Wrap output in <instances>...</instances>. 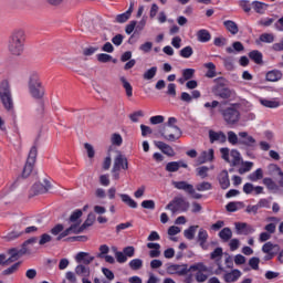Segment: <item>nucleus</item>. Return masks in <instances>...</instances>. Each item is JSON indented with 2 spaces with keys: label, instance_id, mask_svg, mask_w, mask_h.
I'll list each match as a JSON object with an SVG mask.
<instances>
[{
  "label": "nucleus",
  "instance_id": "obj_29",
  "mask_svg": "<svg viewBox=\"0 0 283 283\" xmlns=\"http://www.w3.org/2000/svg\"><path fill=\"white\" fill-rule=\"evenodd\" d=\"M71 233H81V229L76 224H72L66 230H62V233L56 238V240H63V238H67Z\"/></svg>",
  "mask_w": 283,
  "mask_h": 283
},
{
  "label": "nucleus",
  "instance_id": "obj_56",
  "mask_svg": "<svg viewBox=\"0 0 283 283\" xmlns=\"http://www.w3.org/2000/svg\"><path fill=\"white\" fill-rule=\"evenodd\" d=\"M177 123H178V119L176 117H169L168 122L165 123L164 125H161V127H168L170 129H174V128L180 129V127H178Z\"/></svg>",
  "mask_w": 283,
  "mask_h": 283
},
{
  "label": "nucleus",
  "instance_id": "obj_20",
  "mask_svg": "<svg viewBox=\"0 0 283 283\" xmlns=\"http://www.w3.org/2000/svg\"><path fill=\"white\" fill-rule=\"evenodd\" d=\"M172 187L180 191H186L187 193H193V185H190L187 181H172Z\"/></svg>",
  "mask_w": 283,
  "mask_h": 283
},
{
  "label": "nucleus",
  "instance_id": "obj_3",
  "mask_svg": "<svg viewBox=\"0 0 283 283\" xmlns=\"http://www.w3.org/2000/svg\"><path fill=\"white\" fill-rule=\"evenodd\" d=\"M221 158L226 160V163H229L231 167H238L242 165V155H240V151L229 148H221L220 149Z\"/></svg>",
  "mask_w": 283,
  "mask_h": 283
},
{
  "label": "nucleus",
  "instance_id": "obj_9",
  "mask_svg": "<svg viewBox=\"0 0 283 283\" xmlns=\"http://www.w3.org/2000/svg\"><path fill=\"white\" fill-rule=\"evenodd\" d=\"M10 258L7 259L6 254H0V264L6 266L8 264H12V262H17V260L23 258L25 255V250L11 249L9 250Z\"/></svg>",
  "mask_w": 283,
  "mask_h": 283
},
{
  "label": "nucleus",
  "instance_id": "obj_2",
  "mask_svg": "<svg viewBox=\"0 0 283 283\" xmlns=\"http://www.w3.org/2000/svg\"><path fill=\"white\" fill-rule=\"evenodd\" d=\"M29 94L32 96V98L41 99L43 96H45V87H43V83L41 82V77L39 76V73L32 72L29 75Z\"/></svg>",
  "mask_w": 283,
  "mask_h": 283
},
{
  "label": "nucleus",
  "instance_id": "obj_36",
  "mask_svg": "<svg viewBox=\"0 0 283 283\" xmlns=\"http://www.w3.org/2000/svg\"><path fill=\"white\" fill-rule=\"evenodd\" d=\"M75 273L76 275H78L80 277H90V266L87 265H83V264H78L75 268Z\"/></svg>",
  "mask_w": 283,
  "mask_h": 283
},
{
  "label": "nucleus",
  "instance_id": "obj_55",
  "mask_svg": "<svg viewBox=\"0 0 283 283\" xmlns=\"http://www.w3.org/2000/svg\"><path fill=\"white\" fill-rule=\"evenodd\" d=\"M111 143H112V145H115L116 147H120V145H123V136H120V134H118V133H114L111 136Z\"/></svg>",
  "mask_w": 283,
  "mask_h": 283
},
{
  "label": "nucleus",
  "instance_id": "obj_54",
  "mask_svg": "<svg viewBox=\"0 0 283 283\" xmlns=\"http://www.w3.org/2000/svg\"><path fill=\"white\" fill-rule=\"evenodd\" d=\"M251 169H253V161H244L238 171L242 176L243 174H248Z\"/></svg>",
  "mask_w": 283,
  "mask_h": 283
},
{
  "label": "nucleus",
  "instance_id": "obj_39",
  "mask_svg": "<svg viewBox=\"0 0 283 283\" xmlns=\"http://www.w3.org/2000/svg\"><path fill=\"white\" fill-rule=\"evenodd\" d=\"M219 238L222 240V242H229V240L233 238V231H231V228H223L219 232Z\"/></svg>",
  "mask_w": 283,
  "mask_h": 283
},
{
  "label": "nucleus",
  "instance_id": "obj_26",
  "mask_svg": "<svg viewBox=\"0 0 283 283\" xmlns=\"http://www.w3.org/2000/svg\"><path fill=\"white\" fill-rule=\"evenodd\" d=\"M261 251H262V253H275V255H276L277 251H280V245L279 244H274L271 241H268L266 243H264L262 245Z\"/></svg>",
  "mask_w": 283,
  "mask_h": 283
},
{
  "label": "nucleus",
  "instance_id": "obj_50",
  "mask_svg": "<svg viewBox=\"0 0 283 283\" xmlns=\"http://www.w3.org/2000/svg\"><path fill=\"white\" fill-rule=\"evenodd\" d=\"M179 56H181V59H191V56H193V48L185 46L180 50Z\"/></svg>",
  "mask_w": 283,
  "mask_h": 283
},
{
  "label": "nucleus",
  "instance_id": "obj_49",
  "mask_svg": "<svg viewBox=\"0 0 283 283\" xmlns=\"http://www.w3.org/2000/svg\"><path fill=\"white\" fill-rule=\"evenodd\" d=\"M198 226H191L187 230L184 231V235L187 240H193L196 238V231Z\"/></svg>",
  "mask_w": 283,
  "mask_h": 283
},
{
  "label": "nucleus",
  "instance_id": "obj_11",
  "mask_svg": "<svg viewBox=\"0 0 283 283\" xmlns=\"http://www.w3.org/2000/svg\"><path fill=\"white\" fill-rule=\"evenodd\" d=\"M167 271L170 275H187L188 273H191V270H189V265L187 264H171L168 266Z\"/></svg>",
  "mask_w": 283,
  "mask_h": 283
},
{
  "label": "nucleus",
  "instance_id": "obj_46",
  "mask_svg": "<svg viewBox=\"0 0 283 283\" xmlns=\"http://www.w3.org/2000/svg\"><path fill=\"white\" fill-rule=\"evenodd\" d=\"M83 216L82 210H75L71 217L70 222H73V224H76V227H81V221L78 220Z\"/></svg>",
  "mask_w": 283,
  "mask_h": 283
},
{
  "label": "nucleus",
  "instance_id": "obj_44",
  "mask_svg": "<svg viewBox=\"0 0 283 283\" xmlns=\"http://www.w3.org/2000/svg\"><path fill=\"white\" fill-rule=\"evenodd\" d=\"M244 50V45H242V42H234L231 46H228L226 49V52H228V54H233V52H242Z\"/></svg>",
  "mask_w": 283,
  "mask_h": 283
},
{
  "label": "nucleus",
  "instance_id": "obj_34",
  "mask_svg": "<svg viewBox=\"0 0 283 283\" xmlns=\"http://www.w3.org/2000/svg\"><path fill=\"white\" fill-rule=\"evenodd\" d=\"M265 78L266 81H270V83H275L282 78V72L279 70L269 71L265 75Z\"/></svg>",
  "mask_w": 283,
  "mask_h": 283
},
{
  "label": "nucleus",
  "instance_id": "obj_14",
  "mask_svg": "<svg viewBox=\"0 0 283 283\" xmlns=\"http://www.w3.org/2000/svg\"><path fill=\"white\" fill-rule=\"evenodd\" d=\"M243 193H247V196H260L264 193V187L262 186H254L251 182H247L243 185Z\"/></svg>",
  "mask_w": 283,
  "mask_h": 283
},
{
  "label": "nucleus",
  "instance_id": "obj_31",
  "mask_svg": "<svg viewBox=\"0 0 283 283\" xmlns=\"http://www.w3.org/2000/svg\"><path fill=\"white\" fill-rule=\"evenodd\" d=\"M119 81L126 92V96L128 98H132L134 96V87H132V84L125 78V76L119 77Z\"/></svg>",
  "mask_w": 283,
  "mask_h": 283
},
{
  "label": "nucleus",
  "instance_id": "obj_53",
  "mask_svg": "<svg viewBox=\"0 0 283 283\" xmlns=\"http://www.w3.org/2000/svg\"><path fill=\"white\" fill-rule=\"evenodd\" d=\"M38 154H39V150L36 149V146L31 147V149L29 151L27 163H31V164L36 163Z\"/></svg>",
  "mask_w": 283,
  "mask_h": 283
},
{
  "label": "nucleus",
  "instance_id": "obj_41",
  "mask_svg": "<svg viewBox=\"0 0 283 283\" xmlns=\"http://www.w3.org/2000/svg\"><path fill=\"white\" fill-rule=\"evenodd\" d=\"M119 197L122 198V201L127 205L128 207H130V209H137L138 203L132 199V197H129V195L126 193H120Z\"/></svg>",
  "mask_w": 283,
  "mask_h": 283
},
{
  "label": "nucleus",
  "instance_id": "obj_45",
  "mask_svg": "<svg viewBox=\"0 0 283 283\" xmlns=\"http://www.w3.org/2000/svg\"><path fill=\"white\" fill-rule=\"evenodd\" d=\"M211 169H213V166L210 167ZM209 167L207 166H201V167H198L196 169L197 171V176H199V178H201L202 180H205V178H207L209 176V170H210Z\"/></svg>",
  "mask_w": 283,
  "mask_h": 283
},
{
  "label": "nucleus",
  "instance_id": "obj_62",
  "mask_svg": "<svg viewBox=\"0 0 283 283\" xmlns=\"http://www.w3.org/2000/svg\"><path fill=\"white\" fill-rule=\"evenodd\" d=\"M96 59L98 61V63H109V61H112V55L106 54V53H98L96 55Z\"/></svg>",
  "mask_w": 283,
  "mask_h": 283
},
{
  "label": "nucleus",
  "instance_id": "obj_47",
  "mask_svg": "<svg viewBox=\"0 0 283 283\" xmlns=\"http://www.w3.org/2000/svg\"><path fill=\"white\" fill-rule=\"evenodd\" d=\"M242 207H244V203L241 201H237V202H229L226 206V209H227V211L235 212V211L242 209Z\"/></svg>",
  "mask_w": 283,
  "mask_h": 283
},
{
  "label": "nucleus",
  "instance_id": "obj_21",
  "mask_svg": "<svg viewBox=\"0 0 283 283\" xmlns=\"http://www.w3.org/2000/svg\"><path fill=\"white\" fill-rule=\"evenodd\" d=\"M182 76L178 78V83L180 85H185L187 81H191V78L196 75V70L195 69H185L181 71Z\"/></svg>",
  "mask_w": 283,
  "mask_h": 283
},
{
  "label": "nucleus",
  "instance_id": "obj_30",
  "mask_svg": "<svg viewBox=\"0 0 283 283\" xmlns=\"http://www.w3.org/2000/svg\"><path fill=\"white\" fill-rule=\"evenodd\" d=\"M197 39L200 43H209L211 41V33L207 29H201L197 32Z\"/></svg>",
  "mask_w": 283,
  "mask_h": 283
},
{
  "label": "nucleus",
  "instance_id": "obj_28",
  "mask_svg": "<svg viewBox=\"0 0 283 283\" xmlns=\"http://www.w3.org/2000/svg\"><path fill=\"white\" fill-rule=\"evenodd\" d=\"M197 240L201 247V249H207V240H209V233L205 229H200L198 232Z\"/></svg>",
  "mask_w": 283,
  "mask_h": 283
},
{
  "label": "nucleus",
  "instance_id": "obj_43",
  "mask_svg": "<svg viewBox=\"0 0 283 283\" xmlns=\"http://www.w3.org/2000/svg\"><path fill=\"white\" fill-rule=\"evenodd\" d=\"M156 74H158V66H153L143 74V78L144 81H151Z\"/></svg>",
  "mask_w": 283,
  "mask_h": 283
},
{
  "label": "nucleus",
  "instance_id": "obj_59",
  "mask_svg": "<svg viewBox=\"0 0 283 283\" xmlns=\"http://www.w3.org/2000/svg\"><path fill=\"white\" fill-rule=\"evenodd\" d=\"M249 266L253 271H259L260 270V258L253 256L249 260Z\"/></svg>",
  "mask_w": 283,
  "mask_h": 283
},
{
  "label": "nucleus",
  "instance_id": "obj_6",
  "mask_svg": "<svg viewBox=\"0 0 283 283\" xmlns=\"http://www.w3.org/2000/svg\"><path fill=\"white\" fill-rule=\"evenodd\" d=\"M166 209L171 213L189 211V202L182 197H175L167 206Z\"/></svg>",
  "mask_w": 283,
  "mask_h": 283
},
{
  "label": "nucleus",
  "instance_id": "obj_40",
  "mask_svg": "<svg viewBox=\"0 0 283 283\" xmlns=\"http://www.w3.org/2000/svg\"><path fill=\"white\" fill-rule=\"evenodd\" d=\"M259 103L263 105V107H270V109H276V107L280 106V102L275 99H266V98H260Z\"/></svg>",
  "mask_w": 283,
  "mask_h": 283
},
{
  "label": "nucleus",
  "instance_id": "obj_57",
  "mask_svg": "<svg viewBox=\"0 0 283 283\" xmlns=\"http://www.w3.org/2000/svg\"><path fill=\"white\" fill-rule=\"evenodd\" d=\"M228 142L230 145H240V139L238 138V134L235 132L229 130L228 132Z\"/></svg>",
  "mask_w": 283,
  "mask_h": 283
},
{
  "label": "nucleus",
  "instance_id": "obj_5",
  "mask_svg": "<svg viewBox=\"0 0 283 283\" xmlns=\"http://www.w3.org/2000/svg\"><path fill=\"white\" fill-rule=\"evenodd\" d=\"M158 132L160 137L168 143H176V140L182 136V130H180V128H168L165 126H159Z\"/></svg>",
  "mask_w": 283,
  "mask_h": 283
},
{
  "label": "nucleus",
  "instance_id": "obj_25",
  "mask_svg": "<svg viewBox=\"0 0 283 283\" xmlns=\"http://www.w3.org/2000/svg\"><path fill=\"white\" fill-rule=\"evenodd\" d=\"M4 96H12V88L10 87V82H8V80H3L0 83V98Z\"/></svg>",
  "mask_w": 283,
  "mask_h": 283
},
{
  "label": "nucleus",
  "instance_id": "obj_1",
  "mask_svg": "<svg viewBox=\"0 0 283 283\" xmlns=\"http://www.w3.org/2000/svg\"><path fill=\"white\" fill-rule=\"evenodd\" d=\"M7 48L12 56H21L25 50V31L23 29L14 30L9 36Z\"/></svg>",
  "mask_w": 283,
  "mask_h": 283
},
{
  "label": "nucleus",
  "instance_id": "obj_8",
  "mask_svg": "<svg viewBox=\"0 0 283 283\" xmlns=\"http://www.w3.org/2000/svg\"><path fill=\"white\" fill-rule=\"evenodd\" d=\"M221 114L223 116V120L228 125H235L240 123V111L235 108V105L222 109Z\"/></svg>",
  "mask_w": 283,
  "mask_h": 283
},
{
  "label": "nucleus",
  "instance_id": "obj_42",
  "mask_svg": "<svg viewBox=\"0 0 283 283\" xmlns=\"http://www.w3.org/2000/svg\"><path fill=\"white\" fill-rule=\"evenodd\" d=\"M203 66L208 70L206 73L207 78H216V76H218V74L216 73V64H213L212 62H208L203 64Z\"/></svg>",
  "mask_w": 283,
  "mask_h": 283
},
{
  "label": "nucleus",
  "instance_id": "obj_48",
  "mask_svg": "<svg viewBox=\"0 0 283 283\" xmlns=\"http://www.w3.org/2000/svg\"><path fill=\"white\" fill-rule=\"evenodd\" d=\"M213 186L209 181H202L196 185L197 191H211Z\"/></svg>",
  "mask_w": 283,
  "mask_h": 283
},
{
  "label": "nucleus",
  "instance_id": "obj_38",
  "mask_svg": "<svg viewBox=\"0 0 283 283\" xmlns=\"http://www.w3.org/2000/svg\"><path fill=\"white\" fill-rule=\"evenodd\" d=\"M263 178L264 171L262 170V168L256 169L248 176V180H250L251 182H258V180H262Z\"/></svg>",
  "mask_w": 283,
  "mask_h": 283
},
{
  "label": "nucleus",
  "instance_id": "obj_60",
  "mask_svg": "<svg viewBox=\"0 0 283 283\" xmlns=\"http://www.w3.org/2000/svg\"><path fill=\"white\" fill-rule=\"evenodd\" d=\"M33 169H34V164L27 161L22 171L23 178H28V176L32 174Z\"/></svg>",
  "mask_w": 283,
  "mask_h": 283
},
{
  "label": "nucleus",
  "instance_id": "obj_18",
  "mask_svg": "<svg viewBox=\"0 0 283 283\" xmlns=\"http://www.w3.org/2000/svg\"><path fill=\"white\" fill-rule=\"evenodd\" d=\"M132 12H134V2H130V6L126 12L116 15V23H127V21H129L132 18Z\"/></svg>",
  "mask_w": 283,
  "mask_h": 283
},
{
  "label": "nucleus",
  "instance_id": "obj_35",
  "mask_svg": "<svg viewBox=\"0 0 283 283\" xmlns=\"http://www.w3.org/2000/svg\"><path fill=\"white\" fill-rule=\"evenodd\" d=\"M252 8H253L254 12H256L258 14H264L269 8V4L260 2V1H253Z\"/></svg>",
  "mask_w": 283,
  "mask_h": 283
},
{
  "label": "nucleus",
  "instance_id": "obj_12",
  "mask_svg": "<svg viewBox=\"0 0 283 283\" xmlns=\"http://www.w3.org/2000/svg\"><path fill=\"white\" fill-rule=\"evenodd\" d=\"M113 169L114 171H120V169H124L126 171L127 169H129L127 157L119 153L114 159Z\"/></svg>",
  "mask_w": 283,
  "mask_h": 283
},
{
  "label": "nucleus",
  "instance_id": "obj_23",
  "mask_svg": "<svg viewBox=\"0 0 283 283\" xmlns=\"http://www.w3.org/2000/svg\"><path fill=\"white\" fill-rule=\"evenodd\" d=\"M242 276V272H240V270H232L231 272H227L223 275L224 282L227 283H233V282H238V280H240V277Z\"/></svg>",
  "mask_w": 283,
  "mask_h": 283
},
{
  "label": "nucleus",
  "instance_id": "obj_24",
  "mask_svg": "<svg viewBox=\"0 0 283 283\" xmlns=\"http://www.w3.org/2000/svg\"><path fill=\"white\" fill-rule=\"evenodd\" d=\"M218 180L221 189H229V187H231V181L229 180V171H221Z\"/></svg>",
  "mask_w": 283,
  "mask_h": 283
},
{
  "label": "nucleus",
  "instance_id": "obj_19",
  "mask_svg": "<svg viewBox=\"0 0 283 283\" xmlns=\"http://www.w3.org/2000/svg\"><path fill=\"white\" fill-rule=\"evenodd\" d=\"M210 143H227V135L222 132L209 130Z\"/></svg>",
  "mask_w": 283,
  "mask_h": 283
},
{
  "label": "nucleus",
  "instance_id": "obj_52",
  "mask_svg": "<svg viewBox=\"0 0 283 283\" xmlns=\"http://www.w3.org/2000/svg\"><path fill=\"white\" fill-rule=\"evenodd\" d=\"M259 40L261 43H273V41H275V35L273 33H262Z\"/></svg>",
  "mask_w": 283,
  "mask_h": 283
},
{
  "label": "nucleus",
  "instance_id": "obj_27",
  "mask_svg": "<svg viewBox=\"0 0 283 283\" xmlns=\"http://www.w3.org/2000/svg\"><path fill=\"white\" fill-rule=\"evenodd\" d=\"M0 101L7 112H14V99L12 98V95L0 97Z\"/></svg>",
  "mask_w": 283,
  "mask_h": 283
},
{
  "label": "nucleus",
  "instance_id": "obj_17",
  "mask_svg": "<svg viewBox=\"0 0 283 283\" xmlns=\"http://www.w3.org/2000/svg\"><path fill=\"white\" fill-rule=\"evenodd\" d=\"M155 146L157 147V149H160L166 156H176V151L174 150V148L165 142H155Z\"/></svg>",
  "mask_w": 283,
  "mask_h": 283
},
{
  "label": "nucleus",
  "instance_id": "obj_51",
  "mask_svg": "<svg viewBox=\"0 0 283 283\" xmlns=\"http://www.w3.org/2000/svg\"><path fill=\"white\" fill-rule=\"evenodd\" d=\"M249 57L251 59V61H254V63H256L258 65L262 63V53L260 51H251L249 53Z\"/></svg>",
  "mask_w": 283,
  "mask_h": 283
},
{
  "label": "nucleus",
  "instance_id": "obj_64",
  "mask_svg": "<svg viewBox=\"0 0 283 283\" xmlns=\"http://www.w3.org/2000/svg\"><path fill=\"white\" fill-rule=\"evenodd\" d=\"M107 253H109V247L107 244H103L99 247V253L96 254V258L104 259Z\"/></svg>",
  "mask_w": 283,
  "mask_h": 283
},
{
  "label": "nucleus",
  "instance_id": "obj_22",
  "mask_svg": "<svg viewBox=\"0 0 283 283\" xmlns=\"http://www.w3.org/2000/svg\"><path fill=\"white\" fill-rule=\"evenodd\" d=\"M75 262L78 264L82 262L83 264H92V262H94V256L90 255L87 252H78L75 256Z\"/></svg>",
  "mask_w": 283,
  "mask_h": 283
},
{
  "label": "nucleus",
  "instance_id": "obj_4",
  "mask_svg": "<svg viewBox=\"0 0 283 283\" xmlns=\"http://www.w3.org/2000/svg\"><path fill=\"white\" fill-rule=\"evenodd\" d=\"M275 170L277 171L279 176H280V180H279V185H276V182L269 178L265 177L263 179V185L266 187V189L269 191H271V193H283L282 189H283V171L282 168L275 166Z\"/></svg>",
  "mask_w": 283,
  "mask_h": 283
},
{
  "label": "nucleus",
  "instance_id": "obj_10",
  "mask_svg": "<svg viewBox=\"0 0 283 283\" xmlns=\"http://www.w3.org/2000/svg\"><path fill=\"white\" fill-rule=\"evenodd\" d=\"M234 229L237 235H251V233H255V228L247 222H235Z\"/></svg>",
  "mask_w": 283,
  "mask_h": 283
},
{
  "label": "nucleus",
  "instance_id": "obj_16",
  "mask_svg": "<svg viewBox=\"0 0 283 283\" xmlns=\"http://www.w3.org/2000/svg\"><path fill=\"white\" fill-rule=\"evenodd\" d=\"M214 151L212 148L203 150L197 158L198 165H205V163H213Z\"/></svg>",
  "mask_w": 283,
  "mask_h": 283
},
{
  "label": "nucleus",
  "instance_id": "obj_33",
  "mask_svg": "<svg viewBox=\"0 0 283 283\" xmlns=\"http://www.w3.org/2000/svg\"><path fill=\"white\" fill-rule=\"evenodd\" d=\"M147 249H153L149 251L150 258H160V245L159 243L149 242L147 243Z\"/></svg>",
  "mask_w": 283,
  "mask_h": 283
},
{
  "label": "nucleus",
  "instance_id": "obj_7",
  "mask_svg": "<svg viewBox=\"0 0 283 283\" xmlns=\"http://www.w3.org/2000/svg\"><path fill=\"white\" fill-rule=\"evenodd\" d=\"M189 271L190 273H196L195 277L196 281L199 283L207 282V280L209 279V275L205 274L209 273V268H207V265H205V263L202 262L190 265Z\"/></svg>",
  "mask_w": 283,
  "mask_h": 283
},
{
  "label": "nucleus",
  "instance_id": "obj_63",
  "mask_svg": "<svg viewBox=\"0 0 283 283\" xmlns=\"http://www.w3.org/2000/svg\"><path fill=\"white\" fill-rule=\"evenodd\" d=\"M149 120H150V125H160L165 123V116L163 115L151 116Z\"/></svg>",
  "mask_w": 283,
  "mask_h": 283
},
{
  "label": "nucleus",
  "instance_id": "obj_61",
  "mask_svg": "<svg viewBox=\"0 0 283 283\" xmlns=\"http://www.w3.org/2000/svg\"><path fill=\"white\" fill-rule=\"evenodd\" d=\"M178 169H180V163L178 161H170L166 165V171L175 172L178 171Z\"/></svg>",
  "mask_w": 283,
  "mask_h": 283
},
{
  "label": "nucleus",
  "instance_id": "obj_13",
  "mask_svg": "<svg viewBox=\"0 0 283 283\" xmlns=\"http://www.w3.org/2000/svg\"><path fill=\"white\" fill-rule=\"evenodd\" d=\"M239 145H244L245 147H250L253 149V147H255V145H258V142L255 140V138H253V136L249 135V133L247 132H240L239 133Z\"/></svg>",
  "mask_w": 283,
  "mask_h": 283
},
{
  "label": "nucleus",
  "instance_id": "obj_58",
  "mask_svg": "<svg viewBox=\"0 0 283 283\" xmlns=\"http://www.w3.org/2000/svg\"><path fill=\"white\" fill-rule=\"evenodd\" d=\"M129 268H130L133 271H139V269H143V260H140V259H133V260L129 262Z\"/></svg>",
  "mask_w": 283,
  "mask_h": 283
},
{
  "label": "nucleus",
  "instance_id": "obj_37",
  "mask_svg": "<svg viewBox=\"0 0 283 283\" xmlns=\"http://www.w3.org/2000/svg\"><path fill=\"white\" fill-rule=\"evenodd\" d=\"M223 25L228 30V32H230V34H238V32H240L238 23L233 22L232 20L224 21Z\"/></svg>",
  "mask_w": 283,
  "mask_h": 283
},
{
  "label": "nucleus",
  "instance_id": "obj_32",
  "mask_svg": "<svg viewBox=\"0 0 283 283\" xmlns=\"http://www.w3.org/2000/svg\"><path fill=\"white\" fill-rule=\"evenodd\" d=\"M33 189H36V193H48L52 189V184L48 179L44 180V186L41 184H35Z\"/></svg>",
  "mask_w": 283,
  "mask_h": 283
},
{
  "label": "nucleus",
  "instance_id": "obj_15",
  "mask_svg": "<svg viewBox=\"0 0 283 283\" xmlns=\"http://www.w3.org/2000/svg\"><path fill=\"white\" fill-rule=\"evenodd\" d=\"M213 94H214V96H218L219 98L227 99V98H232L234 93H233V91H231L228 87L217 85L213 87Z\"/></svg>",
  "mask_w": 283,
  "mask_h": 283
}]
</instances>
